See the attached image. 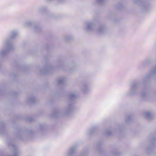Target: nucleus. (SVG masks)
Segmentation results:
<instances>
[{"label": "nucleus", "mask_w": 156, "mask_h": 156, "mask_svg": "<svg viewBox=\"0 0 156 156\" xmlns=\"http://www.w3.org/2000/svg\"><path fill=\"white\" fill-rule=\"evenodd\" d=\"M18 35V33L16 31L11 32L9 39L6 40L4 43L3 48L0 50V57L5 56L8 52L12 50L13 47L11 43V39L16 37Z\"/></svg>", "instance_id": "f257e3e1"}, {"label": "nucleus", "mask_w": 156, "mask_h": 156, "mask_svg": "<svg viewBox=\"0 0 156 156\" xmlns=\"http://www.w3.org/2000/svg\"><path fill=\"white\" fill-rule=\"evenodd\" d=\"M76 99L77 96L74 94L72 93L69 95V102L67 109L65 112V114H68L73 109L74 103Z\"/></svg>", "instance_id": "f03ea898"}, {"label": "nucleus", "mask_w": 156, "mask_h": 156, "mask_svg": "<svg viewBox=\"0 0 156 156\" xmlns=\"http://www.w3.org/2000/svg\"><path fill=\"white\" fill-rule=\"evenodd\" d=\"M140 85L139 82H134L131 85L129 91L127 93L128 95L131 96L135 95L138 93V87Z\"/></svg>", "instance_id": "7ed1b4c3"}, {"label": "nucleus", "mask_w": 156, "mask_h": 156, "mask_svg": "<svg viewBox=\"0 0 156 156\" xmlns=\"http://www.w3.org/2000/svg\"><path fill=\"white\" fill-rule=\"evenodd\" d=\"M85 30L87 32L93 31L94 30V26L93 22L87 21L85 22Z\"/></svg>", "instance_id": "20e7f679"}, {"label": "nucleus", "mask_w": 156, "mask_h": 156, "mask_svg": "<svg viewBox=\"0 0 156 156\" xmlns=\"http://www.w3.org/2000/svg\"><path fill=\"white\" fill-rule=\"evenodd\" d=\"M9 148L13 150V154L11 156H19L20 153L17 149L16 146L13 143L9 144Z\"/></svg>", "instance_id": "39448f33"}, {"label": "nucleus", "mask_w": 156, "mask_h": 156, "mask_svg": "<svg viewBox=\"0 0 156 156\" xmlns=\"http://www.w3.org/2000/svg\"><path fill=\"white\" fill-rule=\"evenodd\" d=\"M155 75H156V66L143 78V81H144L147 78H150Z\"/></svg>", "instance_id": "423d86ee"}, {"label": "nucleus", "mask_w": 156, "mask_h": 156, "mask_svg": "<svg viewBox=\"0 0 156 156\" xmlns=\"http://www.w3.org/2000/svg\"><path fill=\"white\" fill-rule=\"evenodd\" d=\"M77 150L76 146H73L70 148L66 154L65 156H72Z\"/></svg>", "instance_id": "0eeeda50"}, {"label": "nucleus", "mask_w": 156, "mask_h": 156, "mask_svg": "<svg viewBox=\"0 0 156 156\" xmlns=\"http://www.w3.org/2000/svg\"><path fill=\"white\" fill-rule=\"evenodd\" d=\"M142 90L141 92V96L142 97H143L146 96L147 93V89L146 86H144V87H142Z\"/></svg>", "instance_id": "6e6552de"}, {"label": "nucleus", "mask_w": 156, "mask_h": 156, "mask_svg": "<svg viewBox=\"0 0 156 156\" xmlns=\"http://www.w3.org/2000/svg\"><path fill=\"white\" fill-rule=\"evenodd\" d=\"M66 80V78L65 77H61L58 80V83L59 84L62 85L64 84Z\"/></svg>", "instance_id": "1a4fd4ad"}, {"label": "nucleus", "mask_w": 156, "mask_h": 156, "mask_svg": "<svg viewBox=\"0 0 156 156\" xmlns=\"http://www.w3.org/2000/svg\"><path fill=\"white\" fill-rule=\"evenodd\" d=\"M90 90L89 86L87 84L83 85L82 87V90L83 92L86 93Z\"/></svg>", "instance_id": "9d476101"}, {"label": "nucleus", "mask_w": 156, "mask_h": 156, "mask_svg": "<svg viewBox=\"0 0 156 156\" xmlns=\"http://www.w3.org/2000/svg\"><path fill=\"white\" fill-rule=\"evenodd\" d=\"M105 28L103 26H101L99 27L97 30V32L98 33H103L105 32Z\"/></svg>", "instance_id": "9b49d317"}, {"label": "nucleus", "mask_w": 156, "mask_h": 156, "mask_svg": "<svg viewBox=\"0 0 156 156\" xmlns=\"http://www.w3.org/2000/svg\"><path fill=\"white\" fill-rule=\"evenodd\" d=\"M144 115L145 118L147 119L151 118V115L150 112H146L144 113Z\"/></svg>", "instance_id": "f8f14e48"}, {"label": "nucleus", "mask_w": 156, "mask_h": 156, "mask_svg": "<svg viewBox=\"0 0 156 156\" xmlns=\"http://www.w3.org/2000/svg\"><path fill=\"white\" fill-rule=\"evenodd\" d=\"M47 8L45 7H42L39 8L38 9V11L40 12H45L47 10Z\"/></svg>", "instance_id": "ddd939ff"}, {"label": "nucleus", "mask_w": 156, "mask_h": 156, "mask_svg": "<svg viewBox=\"0 0 156 156\" xmlns=\"http://www.w3.org/2000/svg\"><path fill=\"white\" fill-rule=\"evenodd\" d=\"M97 2L99 5H102L104 3V0H96Z\"/></svg>", "instance_id": "4468645a"}, {"label": "nucleus", "mask_w": 156, "mask_h": 156, "mask_svg": "<svg viewBox=\"0 0 156 156\" xmlns=\"http://www.w3.org/2000/svg\"><path fill=\"white\" fill-rule=\"evenodd\" d=\"M35 98L34 97H31L28 99V101L30 103H34L35 101Z\"/></svg>", "instance_id": "2eb2a0df"}, {"label": "nucleus", "mask_w": 156, "mask_h": 156, "mask_svg": "<svg viewBox=\"0 0 156 156\" xmlns=\"http://www.w3.org/2000/svg\"><path fill=\"white\" fill-rule=\"evenodd\" d=\"M65 40L66 41H69L73 38V37L70 36L68 35L65 37Z\"/></svg>", "instance_id": "dca6fc26"}, {"label": "nucleus", "mask_w": 156, "mask_h": 156, "mask_svg": "<svg viewBox=\"0 0 156 156\" xmlns=\"http://www.w3.org/2000/svg\"><path fill=\"white\" fill-rule=\"evenodd\" d=\"M51 68L50 66H48L45 68V73H47L48 71H50Z\"/></svg>", "instance_id": "f3484780"}, {"label": "nucleus", "mask_w": 156, "mask_h": 156, "mask_svg": "<svg viewBox=\"0 0 156 156\" xmlns=\"http://www.w3.org/2000/svg\"><path fill=\"white\" fill-rule=\"evenodd\" d=\"M95 128H93L89 131V134H91L92 133L95 131Z\"/></svg>", "instance_id": "a211bd4d"}, {"label": "nucleus", "mask_w": 156, "mask_h": 156, "mask_svg": "<svg viewBox=\"0 0 156 156\" xmlns=\"http://www.w3.org/2000/svg\"><path fill=\"white\" fill-rule=\"evenodd\" d=\"M32 24V22L30 21H27L25 23V25L28 26Z\"/></svg>", "instance_id": "6ab92c4d"}, {"label": "nucleus", "mask_w": 156, "mask_h": 156, "mask_svg": "<svg viewBox=\"0 0 156 156\" xmlns=\"http://www.w3.org/2000/svg\"><path fill=\"white\" fill-rule=\"evenodd\" d=\"M131 117L130 116L127 115L126 117V122H128L131 119Z\"/></svg>", "instance_id": "aec40b11"}, {"label": "nucleus", "mask_w": 156, "mask_h": 156, "mask_svg": "<svg viewBox=\"0 0 156 156\" xmlns=\"http://www.w3.org/2000/svg\"><path fill=\"white\" fill-rule=\"evenodd\" d=\"M112 133V132L110 131L109 130H107L106 132V134L108 135H111Z\"/></svg>", "instance_id": "412c9836"}, {"label": "nucleus", "mask_w": 156, "mask_h": 156, "mask_svg": "<svg viewBox=\"0 0 156 156\" xmlns=\"http://www.w3.org/2000/svg\"><path fill=\"white\" fill-rule=\"evenodd\" d=\"M147 7L148 5L147 4L145 3L143 4L142 8L143 9H144L147 8Z\"/></svg>", "instance_id": "4be33fe9"}, {"label": "nucleus", "mask_w": 156, "mask_h": 156, "mask_svg": "<svg viewBox=\"0 0 156 156\" xmlns=\"http://www.w3.org/2000/svg\"><path fill=\"white\" fill-rule=\"evenodd\" d=\"M39 28L38 27H34V30L35 31H37L38 30H39Z\"/></svg>", "instance_id": "5701e85b"}, {"label": "nucleus", "mask_w": 156, "mask_h": 156, "mask_svg": "<svg viewBox=\"0 0 156 156\" xmlns=\"http://www.w3.org/2000/svg\"><path fill=\"white\" fill-rule=\"evenodd\" d=\"M136 1H134V2L135 3H137L140 0H136Z\"/></svg>", "instance_id": "b1692460"}, {"label": "nucleus", "mask_w": 156, "mask_h": 156, "mask_svg": "<svg viewBox=\"0 0 156 156\" xmlns=\"http://www.w3.org/2000/svg\"><path fill=\"white\" fill-rule=\"evenodd\" d=\"M57 114V112H55V114H54V115H53V116H55V115H56V114Z\"/></svg>", "instance_id": "393cba45"}, {"label": "nucleus", "mask_w": 156, "mask_h": 156, "mask_svg": "<svg viewBox=\"0 0 156 156\" xmlns=\"http://www.w3.org/2000/svg\"><path fill=\"white\" fill-rule=\"evenodd\" d=\"M83 155V154H82L81 155H80V156H82V155Z\"/></svg>", "instance_id": "a878e982"}]
</instances>
